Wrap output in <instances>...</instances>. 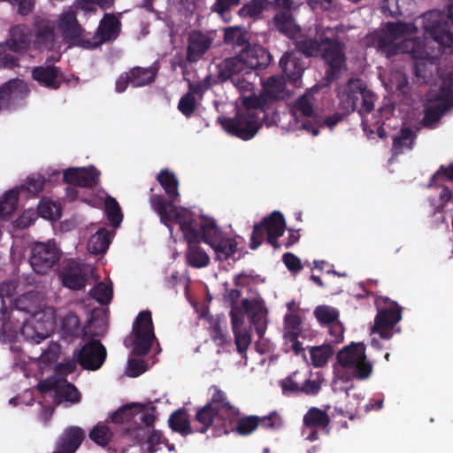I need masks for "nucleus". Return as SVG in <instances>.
<instances>
[{
    "instance_id": "1",
    "label": "nucleus",
    "mask_w": 453,
    "mask_h": 453,
    "mask_svg": "<svg viewBox=\"0 0 453 453\" xmlns=\"http://www.w3.org/2000/svg\"><path fill=\"white\" fill-rule=\"evenodd\" d=\"M210 391H212L210 401L197 408L196 412L195 421L202 425L198 433L205 434L210 427H213L215 436L231 432L249 435L259 426L257 416L241 418L239 408L230 403L226 394L218 386H211Z\"/></svg>"
},
{
    "instance_id": "2",
    "label": "nucleus",
    "mask_w": 453,
    "mask_h": 453,
    "mask_svg": "<svg viewBox=\"0 0 453 453\" xmlns=\"http://www.w3.org/2000/svg\"><path fill=\"white\" fill-rule=\"evenodd\" d=\"M243 109H239L233 118H224L222 127L233 136L248 141L253 138L263 123L270 126L267 116L270 111L269 103L265 96H247L243 99Z\"/></svg>"
},
{
    "instance_id": "3",
    "label": "nucleus",
    "mask_w": 453,
    "mask_h": 453,
    "mask_svg": "<svg viewBox=\"0 0 453 453\" xmlns=\"http://www.w3.org/2000/svg\"><path fill=\"white\" fill-rule=\"evenodd\" d=\"M150 203L153 210L159 215L160 221L169 228L171 233L173 232L171 225L175 222L180 226L185 241L197 239L200 220L195 219L190 211L185 208L178 210L174 203L167 202L160 195H152Z\"/></svg>"
},
{
    "instance_id": "4",
    "label": "nucleus",
    "mask_w": 453,
    "mask_h": 453,
    "mask_svg": "<svg viewBox=\"0 0 453 453\" xmlns=\"http://www.w3.org/2000/svg\"><path fill=\"white\" fill-rule=\"evenodd\" d=\"M376 95L368 88L365 81L351 78L343 86L340 96V108L349 114L357 111L359 114H368L374 109Z\"/></svg>"
},
{
    "instance_id": "5",
    "label": "nucleus",
    "mask_w": 453,
    "mask_h": 453,
    "mask_svg": "<svg viewBox=\"0 0 453 453\" xmlns=\"http://www.w3.org/2000/svg\"><path fill=\"white\" fill-rule=\"evenodd\" d=\"M374 305L377 314L372 333L379 334L383 340H389L395 332H400L399 328L395 330V326L402 319L403 309L396 302L380 296H376Z\"/></svg>"
},
{
    "instance_id": "6",
    "label": "nucleus",
    "mask_w": 453,
    "mask_h": 453,
    "mask_svg": "<svg viewBox=\"0 0 453 453\" xmlns=\"http://www.w3.org/2000/svg\"><path fill=\"white\" fill-rule=\"evenodd\" d=\"M446 10V15L438 12H431V19L425 26V31L441 50L448 49L453 54V0H447Z\"/></svg>"
},
{
    "instance_id": "7",
    "label": "nucleus",
    "mask_w": 453,
    "mask_h": 453,
    "mask_svg": "<svg viewBox=\"0 0 453 453\" xmlns=\"http://www.w3.org/2000/svg\"><path fill=\"white\" fill-rule=\"evenodd\" d=\"M327 65L325 80L330 84L339 80L347 70L345 44L339 37H322L321 54L319 56Z\"/></svg>"
},
{
    "instance_id": "8",
    "label": "nucleus",
    "mask_w": 453,
    "mask_h": 453,
    "mask_svg": "<svg viewBox=\"0 0 453 453\" xmlns=\"http://www.w3.org/2000/svg\"><path fill=\"white\" fill-rule=\"evenodd\" d=\"M286 227L284 216L281 212L274 211L265 217L259 223L253 226L250 236V248L257 250L264 242L266 235V242L274 249L280 248L278 238L283 235Z\"/></svg>"
},
{
    "instance_id": "9",
    "label": "nucleus",
    "mask_w": 453,
    "mask_h": 453,
    "mask_svg": "<svg viewBox=\"0 0 453 453\" xmlns=\"http://www.w3.org/2000/svg\"><path fill=\"white\" fill-rule=\"evenodd\" d=\"M338 364L345 369H353V377L366 380L372 372V365L366 360L365 345L363 342H352L337 353Z\"/></svg>"
},
{
    "instance_id": "10",
    "label": "nucleus",
    "mask_w": 453,
    "mask_h": 453,
    "mask_svg": "<svg viewBox=\"0 0 453 453\" xmlns=\"http://www.w3.org/2000/svg\"><path fill=\"white\" fill-rule=\"evenodd\" d=\"M132 334V354L136 357L146 356L156 340L151 311L146 310L138 313L133 323Z\"/></svg>"
},
{
    "instance_id": "11",
    "label": "nucleus",
    "mask_w": 453,
    "mask_h": 453,
    "mask_svg": "<svg viewBox=\"0 0 453 453\" xmlns=\"http://www.w3.org/2000/svg\"><path fill=\"white\" fill-rule=\"evenodd\" d=\"M58 27L63 39L73 46L89 49L90 39L77 19L76 12L69 10L63 12L58 20Z\"/></svg>"
},
{
    "instance_id": "12",
    "label": "nucleus",
    "mask_w": 453,
    "mask_h": 453,
    "mask_svg": "<svg viewBox=\"0 0 453 453\" xmlns=\"http://www.w3.org/2000/svg\"><path fill=\"white\" fill-rule=\"evenodd\" d=\"M107 357L106 348L99 340L92 339L86 342L80 349L73 351V357L85 370L96 371L105 362Z\"/></svg>"
},
{
    "instance_id": "13",
    "label": "nucleus",
    "mask_w": 453,
    "mask_h": 453,
    "mask_svg": "<svg viewBox=\"0 0 453 453\" xmlns=\"http://www.w3.org/2000/svg\"><path fill=\"white\" fill-rule=\"evenodd\" d=\"M157 73L158 68L155 66H134L119 75L115 84L116 91L122 93L128 86L140 88L150 85L155 81Z\"/></svg>"
},
{
    "instance_id": "14",
    "label": "nucleus",
    "mask_w": 453,
    "mask_h": 453,
    "mask_svg": "<svg viewBox=\"0 0 453 453\" xmlns=\"http://www.w3.org/2000/svg\"><path fill=\"white\" fill-rule=\"evenodd\" d=\"M60 259V252L54 244L37 242L32 249L29 262L38 274H45Z\"/></svg>"
},
{
    "instance_id": "15",
    "label": "nucleus",
    "mask_w": 453,
    "mask_h": 453,
    "mask_svg": "<svg viewBox=\"0 0 453 453\" xmlns=\"http://www.w3.org/2000/svg\"><path fill=\"white\" fill-rule=\"evenodd\" d=\"M313 103V94L311 91H306L295 101L291 112L298 122L301 121V118L306 119L301 123V129L311 132L313 135H317L319 133V126L311 120L316 117Z\"/></svg>"
},
{
    "instance_id": "16",
    "label": "nucleus",
    "mask_w": 453,
    "mask_h": 453,
    "mask_svg": "<svg viewBox=\"0 0 453 453\" xmlns=\"http://www.w3.org/2000/svg\"><path fill=\"white\" fill-rule=\"evenodd\" d=\"M100 171L94 165L70 167L63 173L64 182L74 187L93 188L99 184Z\"/></svg>"
},
{
    "instance_id": "17",
    "label": "nucleus",
    "mask_w": 453,
    "mask_h": 453,
    "mask_svg": "<svg viewBox=\"0 0 453 453\" xmlns=\"http://www.w3.org/2000/svg\"><path fill=\"white\" fill-rule=\"evenodd\" d=\"M243 64L245 73L249 70H265L273 61V56L267 49L260 45H251L242 53H238Z\"/></svg>"
},
{
    "instance_id": "18",
    "label": "nucleus",
    "mask_w": 453,
    "mask_h": 453,
    "mask_svg": "<svg viewBox=\"0 0 453 453\" xmlns=\"http://www.w3.org/2000/svg\"><path fill=\"white\" fill-rule=\"evenodd\" d=\"M121 23L113 14H104L97 27L96 34L89 36V49H96L104 42L115 40L120 32Z\"/></svg>"
},
{
    "instance_id": "19",
    "label": "nucleus",
    "mask_w": 453,
    "mask_h": 453,
    "mask_svg": "<svg viewBox=\"0 0 453 453\" xmlns=\"http://www.w3.org/2000/svg\"><path fill=\"white\" fill-rule=\"evenodd\" d=\"M39 388L41 391L54 389V403L58 405L64 402L70 404H76L80 403L81 399V393L77 388L66 380H60L55 383L54 386L40 383Z\"/></svg>"
},
{
    "instance_id": "20",
    "label": "nucleus",
    "mask_w": 453,
    "mask_h": 453,
    "mask_svg": "<svg viewBox=\"0 0 453 453\" xmlns=\"http://www.w3.org/2000/svg\"><path fill=\"white\" fill-rule=\"evenodd\" d=\"M279 65L288 81L297 86L305 70L301 56L295 51H287L280 58Z\"/></svg>"
},
{
    "instance_id": "21",
    "label": "nucleus",
    "mask_w": 453,
    "mask_h": 453,
    "mask_svg": "<svg viewBox=\"0 0 453 453\" xmlns=\"http://www.w3.org/2000/svg\"><path fill=\"white\" fill-rule=\"evenodd\" d=\"M85 439V432L80 426H69L56 441L53 453H75Z\"/></svg>"
},
{
    "instance_id": "22",
    "label": "nucleus",
    "mask_w": 453,
    "mask_h": 453,
    "mask_svg": "<svg viewBox=\"0 0 453 453\" xmlns=\"http://www.w3.org/2000/svg\"><path fill=\"white\" fill-rule=\"evenodd\" d=\"M35 47L37 50H52L55 45L54 23L46 19H38L34 25Z\"/></svg>"
},
{
    "instance_id": "23",
    "label": "nucleus",
    "mask_w": 453,
    "mask_h": 453,
    "mask_svg": "<svg viewBox=\"0 0 453 453\" xmlns=\"http://www.w3.org/2000/svg\"><path fill=\"white\" fill-rule=\"evenodd\" d=\"M212 40L198 30H194L188 35L187 46V61L197 62L208 51Z\"/></svg>"
},
{
    "instance_id": "24",
    "label": "nucleus",
    "mask_w": 453,
    "mask_h": 453,
    "mask_svg": "<svg viewBox=\"0 0 453 453\" xmlns=\"http://www.w3.org/2000/svg\"><path fill=\"white\" fill-rule=\"evenodd\" d=\"M325 33L317 32L315 36L302 34L301 31L292 40L296 50V53L302 54L306 58H317L321 54L322 37Z\"/></svg>"
},
{
    "instance_id": "25",
    "label": "nucleus",
    "mask_w": 453,
    "mask_h": 453,
    "mask_svg": "<svg viewBox=\"0 0 453 453\" xmlns=\"http://www.w3.org/2000/svg\"><path fill=\"white\" fill-rule=\"evenodd\" d=\"M32 78L41 86L57 90L62 84L60 68L54 65H40L32 69Z\"/></svg>"
},
{
    "instance_id": "26",
    "label": "nucleus",
    "mask_w": 453,
    "mask_h": 453,
    "mask_svg": "<svg viewBox=\"0 0 453 453\" xmlns=\"http://www.w3.org/2000/svg\"><path fill=\"white\" fill-rule=\"evenodd\" d=\"M62 283L73 290H81L85 288L87 276L83 266L71 260L63 268L61 273Z\"/></svg>"
},
{
    "instance_id": "27",
    "label": "nucleus",
    "mask_w": 453,
    "mask_h": 453,
    "mask_svg": "<svg viewBox=\"0 0 453 453\" xmlns=\"http://www.w3.org/2000/svg\"><path fill=\"white\" fill-rule=\"evenodd\" d=\"M142 436L140 432L136 434L137 444L141 447H146V450L148 453H156L157 451L162 449V445H165L169 451H173L175 447L173 444L170 443L168 439H166L163 433L155 428L149 430Z\"/></svg>"
},
{
    "instance_id": "28",
    "label": "nucleus",
    "mask_w": 453,
    "mask_h": 453,
    "mask_svg": "<svg viewBox=\"0 0 453 453\" xmlns=\"http://www.w3.org/2000/svg\"><path fill=\"white\" fill-rule=\"evenodd\" d=\"M223 42L238 53H242L250 46L249 31L244 27L240 26L226 27Z\"/></svg>"
},
{
    "instance_id": "29",
    "label": "nucleus",
    "mask_w": 453,
    "mask_h": 453,
    "mask_svg": "<svg viewBox=\"0 0 453 453\" xmlns=\"http://www.w3.org/2000/svg\"><path fill=\"white\" fill-rule=\"evenodd\" d=\"M30 42L29 28L24 24H19L12 27L10 39L6 42V48L13 52H21L29 48Z\"/></svg>"
},
{
    "instance_id": "30",
    "label": "nucleus",
    "mask_w": 453,
    "mask_h": 453,
    "mask_svg": "<svg viewBox=\"0 0 453 453\" xmlns=\"http://www.w3.org/2000/svg\"><path fill=\"white\" fill-rule=\"evenodd\" d=\"M245 73L243 64L239 55L227 58L217 65L216 81L223 83L227 80L232 81L237 74Z\"/></svg>"
},
{
    "instance_id": "31",
    "label": "nucleus",
    "mask_w": 453,
    "mask_h": 453,
    "mask_svg": "<svg viewBox=\"0 0 453 453\" xmlns=\"http://www.w3.org/2000/svg\"><path fill=\"white\" fill-rule=\"evenodd\" d=\"M60 334L62 338L68 342H73L80 336H82L83 338L87 336L86 329L81 326L80 319L77 315L72 312L66 314L62 319L60 324Z\"/></svg>"
},
{
    "instance_id": "32",
    "label": "nucleus",
    "mask_w": 453,
    "mask_h": 453,
    "mask_svg": "<svg viewBox=\"0 0 453 453\" xmlns=\"http://www.w3.org/2000/svg\"><path fill=\"white\" fill-rule=\"evenodd\" d=\"M23 84L19 80H11L0 88V111L8 109L22 98Z\"/></svg>"
},
{
    "instance_id": "33",
    "label": "nucleus",
    "mask_w": 453,
    "mask_h": 453,
    "mask_svg": "<svg viewBox=\"0 0 453 453\" xmlns=\"http://www.w3.org/2000/svg\"><path fill=\"white\" fill-rule=\"evenodd\" d=\"M188 249L186 250V261L188 265L194 268L205 267L210 263V257L205 250L199 245L200 240H186Z\"/></svg>"
},
{
    "instance_id": "34",
    "label": "nucleus",
    "mask_w": 453,
    "mask_h": 453,
    "mask_svg": "<svg viewBox=\"0 0 453 453\" xmlns=\"http://www.w3.org/2000/svg\"><path fill=\"white\" fill-rule=\"evenodd\" d=\"M275 28L290 40L299 34L301 27L295 23L293 14L290 12H280L273 19Z\"/></svg>"
},
{
    "instance_id": "35",
    "label": "nucleus",
    "mask_w": 453,
    "mask_h": 453,
    "mask_svg": "<svg viewBox=\"0 0 453 453\" xmlns=\"http://www.w3.org/2000/svg\"><path fill=\"white\" fill-rule=\"evenodd\" d=\"M198 240L212 247L224 236L222 230L217 226L214 219H202L197 229Z\"/></svg>"
},
{
    "instance_id": "36",
    "label": "nucleus",
    "mask_w": 453,
    "mask_h": 453,
    "mask_svg": "<svg viewBox=\"0 0 453 453\" xmlns=\"http://www.w3.org/2000/svg\"><path fill=\"white\" fill-rule=\"evenodd\" d=\"M168 424L170 428L176 433L180 434L182 436H187L188 434H193L194 432H198V429L201 428L202 425L196 429H193L190 421L188 419L187 411L184 409H179L174 411L168 419Z\"/></svg>"
},
{
    "instance_id": "37",
    "label": "nucleus",
    "mask_w": 453,
    "mask_h": 453,
    "mask_svg": "<svg viewBox=\"0 0 453 453\" xmlns=\"http://www.w3.org/2000/svg\"><path fill=\"white\" fill-rule=\"evenodd\" d=\"M417 135L410 127H403L393 138L392 155L398 156L407 150H412Z\"/></svg>"
},
{
    "instance_id": "38",
    "label": "nucleus",
    "mask_w": 453,
    "mask_h": 453,
    "mask_svg": "<svg viewBox=\"0 0 453 453\" xmlns=\"http://www.w3.org/2000/svg\"><path fill=\"white\" fill-rule=\"evenodd\" d=\"M157 180L162 186L163 189L169 197L167 202L176 203L180 196L179 193V180L176 175L170 172L168 169H162L157 176Z\"/></svg>"
},
{
    "instance_id": "39",
    "label": "nucleus",
    "mask_w": 453,
    "mask_h": 453,
    "mask_svg": "<svg viewBox=\"0 0 453 453\" xmlns=\"http://www.w3.org/2000/svg\"><path fill=\"white\" fill-rule=\"evenodd\" d=\"M413 58L416 59L414 64V74L420 83L428 84L433 80L434 70L436 69L433 62H427L426 57L416 54L412 50Z\"/></svg>"
},
{
    "instance_id": "40",
    "label": "nucleus",
    "mask_w": 453,
    "mask_h": 453,
    "mask_svg": "<svg viewBox=\"0 0 453 453\" xmlns=\"http://www.w3.org/2000/svg\"><path fill=\"white\" fill-rule=\"evenodd\" d=\"M450 101L447 100L426 107L422 119L424 127H432L450 109Z\"/></svg>"
},
{
    "instance_id": "41",
    "label": "nucleus",
    "mask_w": 453,
    "mask_h": 453,
    "mask_svg": "<svg viewBox=\"0 0 453 453\" xmlns=\"http://www.w3.org/2000/svg\"><path fill=\"white\" fill-rule=\"evenodd\" d=\"M330 418L328 414L317 408H311L303 417V424L310 428L325 429L329 426Z\"/></svg>"
},
{
    "instance_id": "42",
    "label": "nucleus",
    "mask_w": 453,
    "mask_h": 453,
    "mask_svg": "<svg viewBox=\"0 0 453 453\" xmlns=\"http://www.w3.org/2000/svg\"><path fill=\"white\" fill-rule=\"evenodd\" d=\"M111 243V234L106 228H100L88 241V250L91 253L99 255L104 253Z\"/></svg>"
},
{
    "instance_id": "43",
    "label": "nucleus",
    "mask_w": 453,
    "mask_h": 453,
    "mask_svg": "<svg viewBox=\"0 0 453 453\" xmlns=\"http://www.w3.org/2000/svg\"><path fill=\"white\" fill-rule=\"evenodd\" d=\"M237 242L234 238L223 236L211 248L219 260H227L237 251Z\"/></svg>"
},
{
    "instance_id": "44",
    "label": "nucleus",
    "mask_w": 453,
    "mask_h": 453,
    "mask_svg": "<svg viewBox=\"0 0 453 453\" xmlns=\"http://www.w3.org/2000/svg\"><path fill=\"white\" fill-rule=\"evenodd\" d=\"M333 354L334 348L330 344L314 346L310 349L311 364L315 367H322L325 365Z\"/></svg>"
},
{
    "instance_id": "45",
    "label": "nucleus",
    "mask_w": 453,
    "mask_h": 453,
    "mask_svg": "<svg viewBox=\"0 0 453 453\" xmlns=\"http://www.w3.org/2000/svg\"><path fill=\"white\" fill-rule=\"evenodd\" d=\"M88 436L90 440L97 445L105 447L111 442L113 437V433L108 426L99 422L91 429Z\"/></svg>"
},
{
    "instance_id": "46",
    "label": "nucleus",
    "mask_w": 453,
    "mask_h": 453,
    "mask_svg": "<svg viewBox=\"0 0 453 453\" xmlns=\"http://www.w3.org/2000/svg\"><path fill=\"white\" fill-rule=\"evenodd\" d=\"M268 3V0H251L239 10V15L243 18L259 19Z\"/></svg>"
},
{
    "instance_id": "47",
    "label": "nucleus",
    "mask_w": 453,
    "mask_h": 453,
    "mask_svg": "<svg viewBox=\"0 0 453 453\" xmlns=\"http://www.w3.org/2000/svg\"><path fill=\"white\" fill-rule=\"evenodd\" d=\"M301 334V318L297 314L289 313L284 319V338L286 341L296 340Z\"/></svg>"
},
{
    "instance_id": "48",
    "label": "nucleus",
    "mask_w": 453,
    "mask_h": 453,
    "mask_svg": "<svg viewBox=\"0 0 453 453\" xmlns=\"http://www.w3.org/2000/svg\"><path fill=\"white\" fill-rule=\"evenodd\" d=\"M104 208L111 225L113 227L119 226L123 220V214L118 201L114 197L108 196L105 199Z\"/></svg>"
},
{
    "instance_id": "49",
    "label": "nucleus",
    "mask_w": 453,
    "mask_h": 453,
    "mask_svg": "<svg viewBox=\"0 0 453 453\" xmlns=\"http://www.w3.org/2000/svg\"><path fill=\"white\" fill-rule=\"evenodd\" d=\"M19 202V191L16 188L11 189L4 193L0 202V216H12L17 209Z\"/></svg>"
},
{
    "instance_id": "50",
    "label": "nucleus",
    "mask_w": 453,
    "mask_h": 453,
    "mask_svg": "<svg viewBox=\"0 0 453 453\" xmlns=\"http://www.w3.org/2000/svg\"><path fill=\"white\" fill-rule=\"evenodd\" d=\"M139 403H127L114 411L111 420L115 424L129 423L135 418V408H139Z\"/></svg>"
},
{
    "instance_id": "51",
    "label": "nucleus",
    "mask_w": 453,
    "mask_h": 453,
    "mask_svg": "<svg viewBox=\"0 0 453 453\" xmlns=\"http://www.w3.org/2000/svg\"><path fill=\"white\" fill-rule=\"evenodd\" d=\"M37 212L42 218L50 220L60 219L62 214L60 204L50 200H42L38 204Z\"/></svg>"
},
{
    "instance_id": "52",
    "label": "nucleus",
    "mask_w": 453,
    "mask_h": 453,
    "mask_svg": "<svg viewBox=\"0 0 453 453\" xmlns=\"http://www.w3.org/2000/svg\"><path fill=\"white\" fill-rule=\"evenodd\" d=\"M386 27V35L395 40L404 35H411L416 30V27L412 23L388 22Z\"/></svg>"
},
{
    "instance_id": "53",
    "label": "nucleus",
    "mask_w": 453,
    "mask_h": 453,
    "mask_svg": "<svg viewBox=\"0 0 453 453\" xmlns=\"http://www.w3.org/2000/svg\"><path fill=\"white\" fill-rule=\"evenodd\" d=\"M316 319L326 325H332L337 322L339 312L336 309L326 305H319L314 311Z\"/></svg>"
},
{
    "instance_id": "54",
    "label": "nucleus",
    "mask_w": 453,
    "mask_h": 453,
    "mask_svg": "<svg viewBox=\"0 0 453 453\" xmlns=\"http://www.w3.org/2000/svg\"><path fill=\"white\" fill-rule=\"evenodd\" d=\"M89 295L99 303L108 304L112 298V288L101 281L90 289Z\"/></svg>"
},
{
    "instance_id": "55",
    "label": "nucleus",
    "mask_w": 453,
    "mask_h": 453,
    "mask_svg": "<svg viewBox=\"0 0 453 453\" xmlns=\"http://www.w3.org/2000/svg\"><path fill=\"white\" fill-rule=\"evenodd\" d=\"M377 46L378 50L388 58L396 55L400 50L399 45L395 42V39L388 35L379 37Z\"/></svg>"
},
{
    "instance_id": "56",
    "label": "nucleus",
    "mask_w": 453,
    "mask_h": 453,
    "mask_svg": "<svg viewBox=\"0 0 453 453\" xmlns=\"http://www.w3.org/2000/svg\"><path fill=\"white\" fill-rule=\"evenodd\" d=\"M286 81L282 76H271L264 83L265 91L271 97H277L285 89Z\"/></svg>"
},
{
    "instance_id": "57",
    "label": "nucleus",
    "mask_w": 453,
    "mask_h": 453,
    "mask_svg": "<svg viewBox=\"0 0 453 453\" xmlns=\"http://www.w3.org/2000/svg\"><path fill=\"white\" fill-rule=\"evenodd\" d=\"M139 408H135V418H138V419L147 427H151L153 429V426L156 420V407L151 406L150 411H145L146 406L142 403H139Z\"/></svg>"
},
{
    "instance_id": "58",
    "label": "nucleus",
    "mask_w": 453,
    "mask_h": 453,
    "mask_svg": "<svg viewBox=\"0 0 453 453\" xmlns=\"http://www.w3.org/2000/svg\"><path fill=\"white\" fill-rule=\"evenodd\" d=\"M445 180L453 181V164H450L448 167L441 165L431 177L429 186H442Z\"/></svg>"
},
{
    "instance_id": "59",
    "label": "nucleus",
    "mask_w": 453,
    "mask_h": 453,
    "mask_svg": "<svg viewBox=\"0 0 453 453\" xmlns=\"http://www.w3.org/2000/svg\"><path fill=\"white\" fill-rule=\"evenodd\" d=\"M196 97L192 93H187L179 101L178 109L186 117L191 116L196 110Z\"/></svg>"
},
{
    "instance_id": "60",
    "label": "nucleus",
    "mask_w": 453,
    "mask_h": 453,
    "mask_svg": "<svg viewBox=\"0 0 453 453\" xmlns=\"http://www.w3.org/2000/svg\"><path fill=\"white\" fill-rule=\"evenodd\" d=\"M233 333L234 334L237 351L240 354L245 353L251 342V336L250 333L245 329L234 331Z\"/></svg>"
},
{
    "instance_id": "61",
    "label": "nucleus",
    "mask_w": 453,
    "mask_h": 453,
    "mask_svg": "<svg viewBox=\"0 0 453 453\" xmlns=\"http://www.w3.org/2000/svg\"><path fill=\"white\" fill-rule=\"evenodd\" d=\"M440 77L442 81L440 88L441 95L449 101L453 99V71L443 73Z\"/></svg>"
},
{
    "instance_id": "62",
    "label": "nucleus",
    "mask_w": 453,
    "mask_h": 453,
    "mask_svg": "<svg viewBox=\"0 0 453 453\" xmlns=\"http://www.w3.org/2000/svg\"><path fill=\"white\" fill-rule=\"evenodd\" d=\"M231 319V326L233 332L242 330V326L244 323L245 314L242 312V308L239 306H233L229 313Z\"/></svg>"
},
{
    "instance_id": "63",
    "label": "nucleus",
    "mask_w": 453,
    "mask_h": 453,
    "mask_svg": "<svg viewBox=\"0 0 453 453\" xmlns=\"http://www.w3.org/2000/svg\"><path fill=\"white\" fill-rule=\"evenodd\" d=\"M282 261L291 273H296L303 269L300 258L293 253H285L282 257Z\"/></svg>"
},
{
    "instance_id": "64",
    "label": "nucleus",
    "mask_w": 453,
    "mask_h": 453,
    "mask_svg": "<svg viewBox=\"0 0 453 453\" xmlns=\"http://www.w3.org/2000/svg\"><path fill=\"white\" fill-rule=\"evenodd\" d=\"M211 337L219 346H223L226 342V334L219 320H215L211 326Z\"/></svg>"
}]
</instances>
